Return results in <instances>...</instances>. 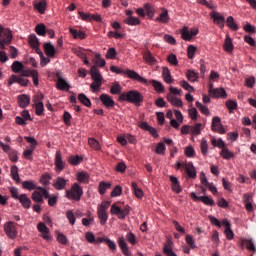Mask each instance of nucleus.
Masks as SVG:
<instances>
[{"label":"nucleus","mask_w":256,"mask_h":256,"mask_svg":"<svg viewBox=\"0 0 256 256\" xmlns=\"http://www.w3.org/2000/svg\"><path fill=\"white\" fill-rule=\"evenodd\" d=\"M110 71L112 73H116L117 75H127L128 79H132V81H139V83H142V85H147L148 83L147 79L141 77V75L135 72V70L127 69L124 71L117 66H111Z\"/></svg>","instance_id":"f257e3e1"},{"label":"nucleus","mask_w":256,"mask_h":256,"mask_svg":"<svg viewBox=\"0 0 256 256\" xmlns=\"http://www.w3.org/2000/svg\"><path fill=\"white\" fill-rule=\"evenodd\" d=\"M143 95L137 90H130L128 92H123L119 95L118 101H128V103H133L134 105H139L143 103Z\"/></svg>","instance_id":"f03ea898"},{"label":"nucleus","mask_w":256,"mask_h":256,"mask_svg":"<svg viewBox=\"0 0 256 256\" xmlns=\"http://www.w3.org/2000/svg\"><path fill=\"white\" fill-rule=\"evenodd\" d=\"M65 197L72 201H81V197H83V187H81L78 183H74L70 190H66Z\"/></svg>","instance_id":"7ed1b4c3"},{"label":"nucleus","mask_w":256,"mask_h":256,"mask_svg":"<svg viewBox=\"0 0 256 256\" xmlns=\"http://www.w3.org/2000/svg\"><path fill=\"white\" fill-rule=\"evenodd\" d=\"M111 202L103 201L101 204L97 206V215L100 221V225H105L107 220L109 219V214L107 213V209H109Z\"/></svg>","instance_id":"20e7f679"},{"label":"nucleus","mask_w":256,"mask_h":256,"mask_svg":"<svg viewBox=\"0 0 256 256\" xmlns=\"http://www.w3.org/2000/svg\"><path fill=\"white\" fill-rule=\"evenodd\" d=\"M111 215H116L118 219H125L131 213V206L125 205L122 209L117 204H112L110 209Z\"/></svg>","instance_id":"39448f33"},{"label":"nucleus","mask_w":256,"mask_h":256,"mask_svg":"<svg viewBox=\"0 0 256 256\" xmlns=\"http://www.w3.org/2000/svg\"><path fill=\"white\" fill-rule=\"evenodd\" d=\"M44 199L49 198V191L47 189L39 186L33 193H32V201L35 203H43Z\"/></svg>","instance_id":"423d86ee"},{"label":"nucleus","mask_w":256,"mask_h":256,"mask_svg":"<svg viewBox=\"0 0 256 256\" xmlns=\"http://www.w3.org/2000/svg\"><path fill=\"white\" fill-rule=\"evenodd\" d=\"M191 199L194 201H201L204 205H208L209 207H215V201L209 196H197L195 192L190 193Z\"/></svg>","instance_id":"0eeeda50"},{"label":"nucleus","mask_w":256,"mask_h":256,"mask_svg":"<svg viewBox=\"0 0 256 256\" xmlns=\"http://www.w3.org/2000/svg\"><path fill=\"white\" fill-rule=\"evenodd\" d=\"M4 231L9 239H15L17 237V227L15 222H8L4 225Z\"/></svg>","instance_id":"6e6552de"},{"label":"nucleus","mask_w":256,"mask_h":256,"mask_svg":"<svg viewBox=\"0 0 256 256\" xmlns=\"http://www.w3.org/2000/svg\"><path fill=\"white\" fill-rule=\"evenodd\" d=\"M211 129L216 133H220L221 135H224L225 128H223V124H221V118H219V116H215L212 119Z\"/></svg>","instance_id":"1a4fd4ad"},{"label":"nucleus","mask_w":256,"mask_h":256,"mask_svg":"<svg viewBox=\"0 0 256 256\" xmlns=\"http://www.w3.org/2000/svg\"><path fill=\"white\" fill-rule=\"evenodd\" d=\"M37 229H38L39 233H41V237L44 238L45 241H51L52 237H51V234H50V230L45 225V223L40 222L37 225Z\"/></svg>","instance_id":"9d476101"},{"label":"nucleus","mask_w":256,"mask_h":256,"mask_svg":"<svg viewBox=\"0 0 256 256\" xmlns=\"http://www.w3.org/2000/svg\"><path fill=\"white\" fill-rule=\"evenodd\" d=\"M55 169L57 173H61L65 169V162H63V157L61 156V151H57L55 154Z\"/></svg>","instance_id":"9b49d317"},{"label":"nucleus","mask_w":256,"mask_h":256,"mask_svg":"<svg viewBox=\"0 0 256 256\" xmlns=\"http://www.w3.org/2000/svg\"><path fill=\"white\" fill-rule=\"evenodd\" d=\"M100 101L106 107V109H111V107H115V100L107 94H101Z\"/></svg>","instance_id":"f8f14e48"},{"label":"nucleus","mask_w":256,"mask_h":256,"mask_svg":"<svg viewBox=\"0 0 256 256\" xmlns=\"http://www.w3.org/2000/svg\"><path fill=\"white\" fill-rule=\"evenodd\" d=\"M138 127H140V129H143L144 131H148V133H150V135H152V137H155L156 139L157 137H159L157 129L150 126L147 122H139Z\"/></svg>","instance_id":"ddd939ff"},{"label":"nucleus","mask_w":256,"mask_h":256,"mask_svg":"<svg viewBox=\"0 0 256 256\" xmlns=\"http://www.w3.org/2000/svg\"><path fill=\"white\" fill-rule=\"evenodd\" d=\"M210 16L212 17L214 23L220 27V29L225 27V17L221 16L219 12H212Z\"/></svg>","instance_id":"4468645a"},{"label":"nucleus","mask_w":256,"mask_h":256,"mask_svg":"<svg viewBox=\"0 0 256 256\" xmlns=\"http://www.w3.org/2000/svg\"><path fill=\"white\" fill-rule=\"evenodd\" d=\"M69 180H66L65 178L59 176L56 178V182L53 184L54 189H56V191H63V189H65V187H67V182Z\"/></svg>","instance_id":"2eb2a0df"},{"label":"nucleus","mask_w":256,"mask_h":256,"mask_svg":"<svg viewBox=\"0 0 256 256\" xmlns=\"http://www.w3.org/2000/svg\"><path fill=\"white\" fill-rule=\"evenodd\" d=\"M29 103H31V97H29L27 94H22L18 96V105L19 107H21V109L29 107Z\"/></svg>","instance_id":"dca6fc26"},{"label":"nucleus","mask_w":256,"mask_h":256,"mask_svg":"<svg viewBox=\"0 0 256 256\" xmlns=\"http://www.w3.org/2000/svg\"><path fill=\"white\" fill-rule=\"evenodd\" d=\"M184 169L190 177V179H195L197 177V170H195V166H193V162H188L186 165H184Z\"/></svg>","instance_id":"f3484780"},{"label":"nucleus","mask_w":256,"mask_h":256,"mask_svg":"<svg viewBox=\"0 0 256 256\" xmlns=\"http://www.w3.org/2000/svg\"><path fill=\"white\" fill-rule=\"evenodd\" d=\"M33 7L40 13L41 15L45 14V9H47V0H40L39 2L34 1Z\"/></svg>","instance_id":"a211bd4d"},{"label":"nucleus","mask_w":256,"mask_h":256,"mask_svg":"<svg viewBox=\"0 0 256 256\" xmlns=\"http://www.w3.org/2000/svg\"><path fill=\"white\" fill-rule=\"evenodd\" d=\"M170 181L172 183L171 187H172V191H174V193H181V191H183V188H181V184H179V179L175 176H170Z\"/></svg>","instance_id":"6ab92c4d"},{"label":"nucleus","mask_w":256,"mask_h":256,"mask_svg":"<svg viewBox=\"0 0 256 256\" xmlns=\"http://www.w3.org/2000/svg\"><path fill=\"white\" fill-rule=\"evenodd\" d=\"M209 96L214 99H219V97L225 99V97H227V92L223 88H215Z\"/></svg>","instance_id":"aec40b11"},{"label":"nucleus","mask_w":256,"mask_h":256,"mask_svg":"<svg viewBox=\"0 0 256 256\" xmlns=\"http://www.w3.org/2000/svg\"><path fill=\"white\" fill-rule=\"evenodd\" d=\"M223 49L227 53H233V49H235V46H233V40L231 39V37L229 35H226Z\"/></svg>","instance_id":"412c9836"},{"label":"nucleus","mask_w":256,"mask_h":256,"mask_svg":"<svg viewBox=\"0 0 256 256\" xmlns=\"http://www.w3.org/2000/svg\"><path fill=\"white\" fill-rule=\"evenodd\" d=\"M118 245L125 256H131V252L129 251V246H127V242H125L124 238H119Z\"/></svg>","instance_id":"4be33fe9"},{"label":"nucleus","mask_w":256,"mask_h":256,"mask_svg":"<svg viewBox=\"0 0 256 256\" xmlns=\"http://www.w3.org/2000/svg\"><path fill=\"white\" fill-rule=\"evenodd\" d=\"M28 42L30 47L36 49L37 53H39V38H37V35L31 34L28 38Z\"/></svg>","instance_id":"5701e85b"},{"label":"nucleus","mask_w":256,"mask_h":256,"mask_svg":"<svg viewBox=\"0 0 256 256\" xmlns=\"http://www.w3.org/2000/svg\"><path fill=\"white\" fill-rule=\"evenodd\" d=\"M18 201L21 203V205L24 207V209L31 208V199L29 197H27V194L19 195Z\"/></svg>","instance_id":"b1692460"},{"label":"nucleus","mask_w":256,"mask_h":256,"mask_svg":"<svg viewBox=\"0 0 256 256\" xmlns=\"http://www.w3.org/2000/svg\"><path fill=\"white\" fill-rule=\"evenodd\" d=\"M167 101H169L171 105H174V107H183V101L173 94H167Z\"/></svg>","instance_id":"393cba45"},{"label":"nucleus","mask_w":256,"mask_h":256,"mask_svg":"<svg viewBox=\"0 0 256 256\" xmlns=\"http://www.w3.org/2000/svg\"><path fill=\"white\" fill-rule=\"evenodd\" d=\"M90 75L93 81H103V76L101 75V72H99V69H97V66L91 67Z\"/></svg>","instance_id":"a878e982"},{"label":"nucleus","mask_w":256,"mask_h":256,"mask_svg":"<svg viewBox=\"0 0 256 256\" xmlns=\"http://www.w3.org/2000/svg\"><path fill=\"white\" fill-rule=\"evenodd\" d=\"M169 20H170L169 11H167V9L163 8L159 17L156 18V21L158 23H169Z\"/></svg>","instance_id":"bb28decb"},{"label":"nucleus","mask_w":256,"mask_h":256,"mask_svg":"<svg viewBox=\"0 0 256 256\" xmlns=\"http://www.w3.org/2000/svg\"><path fill=\"white\" fill-rule=\"evenodd\" d=\"M44 51L47 57H55V46H53L51 42H47L44 44Z\"/></svg>","instance_id":"cd10ccee"},{"label":"nucleus","mask_w":256,"mask_h":256,"mask_svg":"<svg viewBox=\"0 0 256 256\" xmlns=\"http://www.w3.org/2000/svg\"><path fill=\"white\" fill-rule=\"evenodd\" d=\"M22 187L27 191H34V189H37L39 186H37L34 180H26L22 182Z\"/></svg>","instance_id":"c85d7f7f"},{"label":"nucleus","mask_w":256,"mask_h":256,"mask_svg":"<svg viewBox=\"0 0 256 256\" xmlns=\"http://www.w3.org/2000/svg\"><path fill=\"white\" fill-rule=\"evenodd\" d=\"M56 87L59 91H69V89L71 88V86H69L67 81H65V79L63 78L58 79Z\"/></svg>","instance_id":"c756f323"},{"label":"nucleus","mask_w":256,"mask_h":256,"mask_svg":"<svg viewBox=\"0 0 256 256\" xmlns=\"http://www.w3.org/2000/svg\"><path fill=\"white\" fill-rule=\"evenodd\" d=\"M143 59L146 61L148 65H155L157 63V59H155L154 55L151 53V51H146L143 54Z\"/></svg>","instance_id":"7c9ffc66"},{"label":"nucleus","mask_w":256,"mask_h":256,"mask_svg":"<svg viewBox=\"0 0 256 256\" xmlns=\"http://www.w3.org/2000/svg\"><path fill=\"white\" fill-rule=\"evenodd\" d=\"M164 255L172 256L175 255V252H173V241L168 240L167 243L164 245L163 248Z\"/></svg>","instance_id":"2f4dec72"},{"label":"nucleus","mask_w":256,"mask_h":256,"mask_svg":"<svg viewBox=\"0 0 256 256\" xmlns=\"http://www.w3.org/2000/svg\"><path fill=\"white\" fill-rule=\"evenodd\" d=\"M162 77L165 81V83H168L170 85V83H173V77H171V71L169 70V68L164 67L162 70Z\"/></svg>","instance_id":"473e14b6"},{"label":"nucleus","mask_w":256,"mask_h":256,"mask_svg":"<svg viewBox=\"0 0 256 256\" xmlns=\"http://www.w3.org/2000/svg\"><path fill=\"white\" fill-rule=\"evenodd\" d=\"M226 25L227 27H229V29H231L232 31H239V26L237 25V23H235V19L233 18V16H229L226 20Z\"/></svg>","instance_id":"72a5a7b5"},{"label":"nucleus","mask_w":256,"mask_h":256,"mask_svg":"<svg viewBox=\"0 0 256 256\" xmlns=\"http://www.w3.org/2000/svg\"><path fill=\"white\" fill-rule=\"evenodd\" d=\"M186 77L188 81H190L191 83H195V81L199 79V73L195 72V70H188L186 72Z\"/></svg>","instance_id":"f704fd0d"},{"label":"nucleus","mask_w":256,"mask_h":256,"mask_svg":"<svg viewBox=\"0 0 256 256\" xmlns=\"http://www.w3.org/2000/svg\"><path fill=\"white\" fill-rule=\"evenodd\" d=\"M78 101H80V103H82V105L85 107H91V99H89V97L83 93L78 95Z\"/></svg>","instance_id":"c9c22d12"},{"label":"nucleus","mask_w":256,"mask_h":256,"mask_svg":"<svg viewBox=\"0 0 256 256\" xmlns=\"http://www.w3.org/2000/svg\"><path fill=\"white\" fill-rule=\"evenodd\" d=\"M83 162V157L79 156V155H72L68 158V163H70V165H74L77 166L80 163Z\"/></svg>","instance_id":"e433bc0d"},{"label":"nucleus","mask_w":256,"mask_h":256,"mask_svg":"<svg viewBox=\"0 0 256 256\" xmlns=\"http://www.w3.org/2000/svg\"><path fill=\"white\" fill-rule=\"evenodd\" d=\"M242 245L248 249V251H253L255 253L256 248H255V243H253V240L251 239H244L242 240Z\"/></svg>","instance_id":"4c0bfd02"},{"label":"nucleus","mask_w":256,"mask_h":256,"mask_svg":"<svg viewBox=\"0 0 256 256\" xmlns=\"http://www.w3.org/2000/svg\"><path fill=\"white\" fill-rule=\"evenodd\" d=\"M220 155L222 159H226V160L233 159V157H235V153L229 151L228 148H223L220 152Z\"/></svg>","instance_id":"58836bf2"},{"label":"nucleus","mask_w":256,"mask_h":256,"mask_svg":"<svg viewBox=\"0 0 256 256\" xmlns=\"http://www.w3.org/2000/svg\"><path fill=\"white\" fill-rule=\"evenodd\" d=\"M35 31L37 35H40L41 37H45L47 35V27L45 26V24L36 25Z\"/></svg>","instance_id":"ea45409f"},{"label":"nucleus","mask_w":256,"mask_h":256,"mask_svg":"<svg viewBox=\"0 0 256 256\" xmlns=\"http://www.w3.org/2000/svg\"><path fill=\"white\" fill-rule=\"evenodd\" d=\"M11 177L16 181V183L21 182V178L19 177V168L15 165L11 167Z\"/></svg>","instance_id":"a19ab883"},{"label":"nucleus","mask_w":256,"mask_h":256,"mask_svg":"<svg viewBox=\"0 0 256 256\" xmlns=\"http://www.w3.org/2000/svg\"><path fill=\"white\" fill-rule=\"evenodd\" d=\"M181 37L184 41H191L193 39V36L191 35V32L187 27H184L181 31Z\"/></svg>","instance_id":"79ce46f5"},{"label":"nucleus","mask_w":256,"mask_h":256,"mask_svg":"<svg viewBox=\"0 0 256 256\" xmlns=\"http://www.w3.org/2000/svg\"><path fill=\"white\" fill-rule=\"evenodd\" d=\"M107 189H111V183L100 182L98 186V191L100 195H105Z\"/></svg>","instance_id":"37998d69"},{"label":"nucleus","mask_w":256,"mask_h":256,"mask_svg":"<svg viewBox=\"0 0 256 256\" xmlns=\"http://www.w3.org/2000/svg\"><path fill=\"white\" fill-rule=\"evenodd\" d=\"M102 85H103V80H93V82L90 84L92 93H97V91H99V89H101Z\"/></svg>","instance_id":"c03bdc74"},{"label":"nucleus","mask_w":256,"mask_h":256,"mask_svg":"<svg viewBox=\"0 0 256 256\" xmlns=\"http://www.w3.org/2000/svg\"><path fill=\"white\" fill-rule=\"evenodd\" d=\"M34 108L35 114L38 115V117H41V115H43V112L45 111V106L43 105V102L35 103Z\"/></svg>","instance_id":"a18cd8bd"},{"label":"nucleus","mask_w":256,"mask_h":256,"mask_svg":"<svg viewBox=\"0 0 256 256\" xmlns=\"http://www.w3.org/2000/svg\"><path fill=\"white\" fill-rule=\"evenodd\" d=\"M25 141H27V143H30V147L28 149L33 153L38 145L37 140L33 137L26 136Z\"/></svg>","instance_id":"49530a36"},{"label":"nucleus","mask_w":256,"mask_h":256,"mask_svg":"<svg viewBox=\"0 0 256 256\" xmlns=\"http://www.w3.org/2000/svg\"><path fill=\"white\" fill-rule=\"evenodd\" d=\"M132 190L134 191L135 197H137L138 199H141V197H143V190L139 188L136 182H132Z\"/></svg>","instance_id":"de8ad7c7"},{"label":"nucleus","mask_w":256,"mask_h":256,"mask_svg":"<svg viewBox=\"0 0 256 256\" xmlns=\"http://www.w3.org/2000/svg\"><path fill=\"white\" fill-rule=\"evenodd\" d=\"M190 135H192V137H195V135H201V123L190 126Z\"/></svg>","instance_id":"09e8293b"},{"label":"nucleus","mask_w":256,"mask_h":256,"mask_svg":"<svg viewBox=\"0 0 256 256\" xmlns=\"http://www.w3.org/2000/svg\"><path fill=\"white\" fill-rule=\"evenodd\" d=\"M77 181L80 183H89V174L85 172L77 173Z\"/></svg>","instance_id":"8fccbe9b"},{"label":"nucleus","mask_w":256,"mask_h":256,"mask_svg":"<svg viewBox=\"0 0 256 256\" xmlns=\"http://www.w3.org/2000/svg\"><path fill=\"white\" fill-rule=\"evenodd\" d=\"M88 145H90V147L95 151H99V149H101V144H99V141H97L95 138H89Z\"/></svg>","instance_id":"3c124183"},{"label":"nucleus","mask_w":256,"mask_h":256,"mask_svg":"<svg viewBox=\"0 0 256 256\" xmlns=\"http://www.w3.org/2000/svg\"><path fill=\"white\" fill-rule=\"evenodd\" d=\"M0 40H3L6 45H11L13 34H11V31L4 32V37H1Z\"/></svg>","instance_id":"603ef678"},{"label":"nucleus","mask_w":256,"mask_h":256,"mask_svg":"<svg viewBox=\"0 0 256 256\" xmlns=\"http://www.w3.org/2000/svg\"><path fill=\"white\" fill-rule=\"evenodd\" d=\"M150 83L151 85H153L155 91H158V93H163L165 88L163 87V84H161V82L157 80H151Z\"/></svg>","instance_id":"864d4df0"},{"label":"nucleus","mask_w":256,"mask_h":256,"mask_svg":"<svg viewBox=\"0 0 256 256\" xmlns=\"http://www.w3.org/2000/svg\"><path fill=\"white\" fill-rule=\"evenodd\" d=\"M23 63L19 62V61H15L12 64V71L14 73H21V71H23Z\"/></svg>","instance_id":"5fc2aeb1"},{"label":"nucleus","mask_w":256,"mask_h":256,"mask_svg":"<svg viewBox=\"0 0 256 256\" xmlns=\"http://www.w3.org/2000/svg\"><path fill=\"white\" fill-rule=\"evenodd\" d=\"M167 61L168 63H170V65H172L173 67H177V65H179V60H177V56L175 54H170L167 57Z\"/></svg>","instance_id":"6e6d98bb"},{"label":"nucleus","mask_w":256,"mask_h":256,"mask_svg":"<svg viewBox=\"0 0 256 256\" xmlns=\"http://www.w3.org/2000/svg\"><path fill=\"white\" fill-rule=\"evenodd\" d=\"M196 107L203 113V115H209V108L205 105H202L201 102L197 101L196 102Z\"/></svg>","instance_id":"4d7b16f0"},{"label":"nucleus","mask_w":256,"mask_h":256,"mask_svg":"<svg viewBox=\"0 0 256 256\" xmlns=\"http://www.w3.org/2000/svg\"><path fill=\"white\" fill-rule=\"evenodd\" d=\"M124 23H126V25H139L141 23V21L139 20V18H135V17H128Z\"/></svg>","instance_id":"13d9d810"},{"label":"nucleus","mask_w":256,"mask_h":256,"mask_svg":"<svg viewBox=\"0 0 256 256\" xmlns=\"http://www.w3.org/2000/svg\"><path fill=\"white\" fill-rule=\"evenodd\" d=\"M121 89V85L119 83H116L111 86L110 93L111 95H119V93H121Z\"/></svg>","instance_id":"bf43d9fd"},{"label":"nucleus","mask_w":256,"mask_h":256,"mask_svg":"<svg viewBox=\"0 0 256 256\" xmlns=\"http://www.w3.org/2000/svg\"><path fill=\"white\" fill-rule=\"evenodd\" d=\"M180 85L183 89H185V91H189V93L195 91V88H193V86H191L187 81L182 80L180 81Z\"/></svg>","instance_id":"052dcab7"},{"label":"nucleus","mask_w":256,"mask_h":256,"mask_svg":"<svg viewBox=\"0 0 256 256\" xmlns=\"http://www.w3.org/2000/svg\"><path fill=\"white\" fill-rule=\"evenodd\" d=\"M121 193H123V188L119 185L115 186L111 192V197H120Z\"/></svg>","instance_id":"680f3d73"},{"label":"nucleus","mask_w":256,"mask_h":256,"mask_svg":"<svg viewBox=\"0 0 256 256\" xmlns=\"http://www.w3.org/2000/svg\"><path fill=\"white\" fill-rule=\"evenodd\" d=\"M73 117L71 116V113H69L68 111H65L63 114V121L65 123V125H67V127L71 126V119Z\"/></svg>","instance_id":"e2e57ef3"},{"label":"nucleus","mask_w":256,"mask_h":256,"mask_svg":"<svg viewBox=\"0 0 256 256\" xmlns=\"http://www.w3.org/2000/svg\"><path fill=\"white\" fill-rule=\"evenodd\" d=\"M197 51V48L193 45L188 46L187 48V56L188 59H193V57H195V53Z\"/></svg>","instance_id":"0e129e2a"},{"label":"nucleus","mask_w":256,"mask_h":256,"mask_svg":"<svg viewBox=\"0 0 256 256\" xmlns=\"http://www.w3.org/2000/svg\"><path fill=\"white\" fill-rule=\"evenodd\" d=\"M165 143L163 142H160L157 144V147H156V153L157 155H165Z\"/></svg>","instance_id":"69168bd1"},{"label":"nucleus","mask_w":256,"mask_h":256,"mask_svg":"<svg viewBox=\"0 0 256 256\" xmlns=\"http://www.w3.org/2000/svg\"><path fill=\"white\" fill-rule=\"evenodd\" d=\"M66 217H67L70 225H75V214H73V210H68L66 212Z\"/></svg>","instance_id":"338daca9"},{"label":"nucleus","mask_w":256,"mask_h":256,"mask_svg":"<svg viewBox=\"0 0 256 256\" xmlns=\"http://www.w3.org/2000/svg\"><path fill=\"white\" fill-rule=\"evenodd\" d=\"M85 239L88 243H91L92 245L95 244V234H93V232H86Z\"/></svg>","instance_id":"774afa93"}]
</instances>
